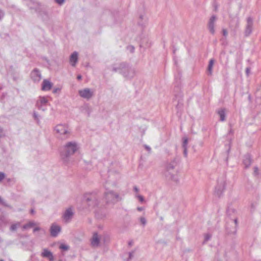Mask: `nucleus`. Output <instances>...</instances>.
I'll use <instances>...</instances> for the list:
<instances>
[{"label":"nucleus","instance_id":"e433bc0d","mask_svg":"<svg viewBox=\"0 0 261 261\" xmlns=\"http://www.w3.org/2000/svg\"><path fill=\"white\" fill-rule=\"evenodd\" d=\"M113 175L111 171H109V178H110V179L109 180V182H113V181H112Z\"/></svg>","mask_w":261,"mask_h":261},{"label":"nucleus","instance_id":"7ed1b4c3","mask_svg":"<svg viewBox=\"0 0 261 261\" xmlns=\"http://www.w3.org/2000/svg\"><path fill=\"white\" fill-rule=\"evenodd\" d=\"M177 165V162L176 159H174L167 164L166 170L164 173V175L167 179L175 182L179 181V178L177 172L176 171L174 173L172 172V171Z\"/></svg>","mask_w":261,"mask_h":261},{"label":"nucleus","instance_id":"a18cd8bd","mask_svg":"<svg viewBox=\"0 0 261 261\" xmlns=\"http://www.w3.org/2000/svg\"><path fill=\"white\" fill-rule=\"evenodd\" d=\"M137 209L138 211H142L144 210V208L143 207H138Z\"/></svg>","mask_w":261,"mask_h":261},{"label":"nucleus","instance_id":"f704fd0d","mask_svg":"<svg viewBox=\"0 0 261 261\" xmlns=\"http://www.w3.org/2000/svg\"><path fill=\"white\" fill-rule=\"evenodd\" d=\"M55 1L57 4H58L60 5H61L64 3L65 0H55Z\"/></svg>","mask_w":261,"mask_h":261},{"label":"nucleus","instance_id":"f03ea898","mask_svg":"<svg viewBox=\"0 0 261 261\" xmlns=\"http://www.w3.org/2000/svg\"><path fill=\"white\" fill-rule=\"evenodd\" d=\"M80 148V145L75 141L68 142L63 147V150L61 152V156L63 162L68 164L70 157L76 152Z\"/></svg>","mask_w":261,"mask_h":261},{"label":"nucleus","instance_id":"603ef678","mask_svg":"<svg viewBox=\"0 0 261 261\" xmlns=\"http://www.w3.org/2000/svg\"><path fill=\"white\" fill-rule=\"evenodd\" d=\"M34 213H35V211L33 209H32L31 210V213L33 214H34Z\"/></svg>","mask_w":261,"mask_h":261},{"label":"nucleus","instance_id":"09e8293b","mask_svg":"<svg viewBox=\"0 0 261 261\" xmlns=\"http://www.w3.org/2000/svg\"><path fill=\"white\" fill-rule=\"evenodd\" d=\"M233 222L234 223V224H235V225H236L237 224V219H236V218H235V219H234L233 220Z\"/></svg>","mask_w":261,"mask_h":261},{"label":"nucleus","instance_id":"473e14b6","mask_svg":"<svg viewBox=\"0 0 261 261\" xmlns=\"http://www.w3.org/2000/svg\"><path fill=\"white\" fill-rule=\"evenodd\" d=\"M5 177V174L4 172H0V182H1Z\"/></svg>","mask_w":261,"mask_h":261},{"label":"nucleus","instance_id":"ddd939ff","mask_svg":"<svg viewBox=\"0 0 261 261\" xmlns=\"http://www.w3.org/2000/svg\"><path fill=\"white\" fill-rule=\"evenodd\" d=\"M41 255L42 257L48 259L49 261H55L53 253L47 248L43 249Z\"/></svg>","mask_w":261,"mask_h":261},{"label":"nucleus","instance_id":"864d4df0","mask_svg":"<svg viewBox=\"0 0 261 261\" xmlns=\"http://www.w3.org/2000/svg\"><path fill=\"white\" fill-rule=\"evenodd\" d=\"M116 176H117V177H119V175L118 173L116 174Z\"/></svg>","mask_w":261,"mask_h":261},{"label":"nucleus","instance_id":"7c9ffc66","mask_svg":"<svg viewBox=\"0 0 261 261\" xmlns=\"http://www.w3.org/2000/svg\"><path fill=\"white\" fill-rule=\"evenodd\" d=\"M84 108H85V109L86 110V111L87 112L88 115H89V114L91 112L90 108L89 106L88 105H86L84 106Z\"/></svg>","mask_w":261,"mask_h":261},{"label":"nucleus","instance_id":"f8f14e48","mask_svg":"<svg viewBox=\"0 0 261 261\" xmlns=\"http://www.w3.org/2000/svg\"><path fill=\"white\" fill-rule=\"evenodd\" d=\"M31 77L32 80L34 82H39L41 78V74L40 71L37 68L34 69L31 73Z\"/></svg>","mask_w":261,"mask_h":261},{"label":"nucleus","instance_id":"a211bd4d","mask_svg":"<svg viewBox=\"0 0 261 261\" xmlns=\"http://www.w3.org/2000/svg\"><path fill=\"white\" fill-rule=\"evenodd\" d=\"M78 60V53L73 52L70 56L69 62L71 66H75Z\"/></svg>","mask_w":261,"mask_h":261},{"label":"nucleus","instance_id":"a19ab883","mask_svg":"<svg viewBox=\"0 0 261 261\" xmlns=\"http://www.w3.org/2000/svg\"><path fill=\"white\" fill-rule=\"evenodd\" d=\"M133 190L136 193V194H137V193L139 191V189L136 186L134 187Z\"/></svg>","mask_w":261,"mask_h":261},{"label":"nucleus","instance_id":"aec40b11","mask_svg":"<svg viewBox=\"0 0 261 261\" xmlns=\"http://www.w3.org/2000/svg\"><path fill=\"white\" fill-rule=\"evenodd\" d=\"M243 164L246 168L248 167L251 164V159L249 155H246L243 159Z\"/></svg>","mask_w":261,"mask_h":261},{"label":"nucleus","instance_id":"2f4dec72","mask_svg":"<svg viewBox=\"0 0 261 261\" xmlns=\"http://www.w3.org/2000/svg\"><path fill=\"white\" fill-rule=\"evenodd\" d=\"M211 238V236L209 234H206L204 236V242L208 241Z\"/></svg>","mask_w":261,"mask_h":261},{"label":"nucleus","instance_id":"f3484780","mask_svg":"<svg viewBox=\"0 0 261 261\" xmlns=\"http://www.w3.org/2000/svg\"><path fill=\"white\" fill-rule=\"evenodd\" d=\"M53 87V84L48 80H44L42 83L41 89L43 91H49Z\"/></svg>","mask_w":261,"mask_h":261},{"label":"nucleus","instance_id":"37998d69","mask_svg":"<svg viewBox=\"0 0 261 261\" xmlns=\"http://www.w3.org/2000/svg\"><path fill=\"white\" fill-rule=\"evenodd\" d=\"M4 135L3 130L0 127V138Z\"/></svg>","mask_w":261,"mask_h":261},{"label":"nucleus","instance_id":"4c0bfd02","mask_svg":"<svg viewBox=\"0 0 261 261\" xmlns=\"http://www.w3.org/2000/svg\"><path fill=\"white\" fill-rule=\"evenodd\" d=\"M250 72V68L249 67H247L246 69V73L247 76H248L249 75Z\"/></svg>","mask_w":261,"mask_h":261},{"label":"nucleus","instance_id":"c756f323","mask_svg":"<svg viewBox=\"0 0 261 261\" xmlns=\"http://www.w3.org/2000/svg\"><path fill=\"white\" fill-rule=\"evenodd\" d=\"M187 145H188V139L187 138H184L183 139L182 147L183 148L187 147Z\"/></svg>","mask_w":261,"mask_h":261},{"label":"nucleus","instance_id":"72a5a7b5","mask_svg":"<svg viewBox=\"0 0 261 261\" xmlns=\"http://www.w3.org/2000/svg\"><path fill=\"white\" fill-rule=\"evenodd\" d=\"M254 174L255 175H257L258 174V169L257 167H254Z\"/></svg>","mask_w":261,"mask_h":261},{"label":"nucleus","instance_id":"b1692460","mask_svg":"<svg viewBox=\"0 0 261 261\" xmlns=\"http://www.w3.org/2000/svg\"><path fill=\"white\" fill-rule=\"evenodd\" d=\"M59 249L63 251H67L69 249V246L66 244L61 243L59 247Z\"/></svg>","mask_w":261,"mask_h":261},{"label":"nucleus","instance_id":"58836bf2","mask_svg":"<svg viewBox=\"0 0 261 261\" xmlns=\"http://www.w3.org/2000/svg\"><path fill=\"white\" fill-rule=\"evenodd\" d=\"M0 204H2L5 206H8L7 204L5 202H4L2 198L0 197Z\"/></svg>","mask_w":261,"mask_h":261},{"label":"nucleus","instance_id":"a878e982","mask_svg":"<svg viewBox=\"0 0 261 261\" xmlns=\"http://www.w3.org/2000/svg\"><path fill=\"white\" fill-rule=\"evenodd\" d=\"M135 197L137 198L141 202H143L145 201L144 198L142 195L136 194L135 195Z\"/></svg>","mask_w":261,"mask_h":261},{"label":"nucleus","instance_id":"f257e3e1","mask_svg":"<svg viewBox=\"0 0 261 261\" xmlns=\"http://www.w3.org/2000/svg\"><path fill=\"white\" fill-rule=\"evenodd\" d=\"M109 69L114 72H118L125 78L130 79L136 74L135 69L126 63H118L112 65Z\"/></svg>","mask_w":261,"mask_h":261},{"label":"nucleus","instance_id":"ea45409f","mask_svg":"<svg viewBox=\"0 0 261 261\" xmlns=\"http://www.w3.org/2000/svg\"><path fill=\"white\" fill-rule=\"evenodd\" d=\"M222 32L224 36H226L227 35V31L226 29H223Z\"/></svg>","mask_w":261,"mask_h":261},{"label":"nucleus","instance_id":"c9c22d12","mask_svg":"<svg viewBox=\"0 0 261 261\" xmlns=\"http://www.w3.org/2000/svg\"><path fill=\"white\" fill-rule=\"evenodd\" d=\"M184 148V154L185 156H187L188 154V149L187 147L183 148Z\"/></svg>","mask_w":261,"mask_h":261},{"label":"nucleus","instance_id":"4468645a","mask_svg":"<svg viewBox=\"0 0 261 261\" xmlns=\"http://www.w3.org/2000/svg\"><path fill=\"white\" fill-rule=\"evenodd\" d=\"M216 20H217V18H216V16L213 15L210 18V19L208 21V29L210 33L212 34H214V33L215 32L214 27H215V23L216 21Z\"/></svg>","mask_w":261,"mask_h":261},{"label":"nucleus","instance_id":"5fc2aeb1","mask_svg":"<svg viewBox=\"0 0 261 261\" xmlns=\"http://www.w3.org/2000/svg\"><path fill=\"white\" fill-rule=\"evenodd\" d=\"M232 133V130H230V131H229V133Z\"/></svg>","mask_w":261,"mask_h":261},{"label":"nucleus","instance_id":"bb28decb","mask_svg":"<svg viewBox=\"0 0 261 261\" xmlns=\"http://www.w3.org/2000/svg\"><path fill=\"white\" fill-rule=\"evenodd\" d=\"M140 221L141 222V223L143 225V226H145L146 225V223H147V221H146V219L145 217H140Z\"/></svg>","mask_w":261,"mask_h":261},{"label":"nucleus","instance_id":"c85d7f7f","mask_svg":"<svg viewBox=\"0 0 261 261\" xmlns=\"http://www.w3.org/2000/svg\"><path fill=\"white\" fill-rule=\"evenodd\" d=\"M127 49L128 50L130 53H133L135 51V47L132 45H128L127 47Z\"/></svg>","mask_w":261,"mask_h":261},{"label":"nucleus","instance_id":"9b49d317","mask_svg":"<svg viewBox=\"0 0 261 261\" xmlns=\"http://www.w3.org/2000/svg\"><path fill=\"white\" fill-rule=\"evenodd\" d=\"M74 215L73 208L71 207L67 208L63 214L62 218L66 223L69 222Z\"/></svg>","mask_w":261,"mask_h":261},{"label":"nucleus","instance_id":"4be33fe9","mask_svg":"<svg viewBox=\"0 0 261 261\" xmlns=\"http://www.w3.org/2000/svg\"><path fill=\"white\" fill-rule=\"evenodd\" d=\"M36 225V223L34 221H30L27 224L24 225L22 226L23 229H27L29 228H31Z\"/></svg>","mask_w":261,"mask_h":261},{"label":"nucleus","instance_id":"49530a36","mask_svg":"<svg viewBox=\"0 0 261 261\" xmlns=\"http://www.w3.org/2000/svg\"><path fill=\"white\" fill-rule=\"evenodd\" d=\"M145 148H146V149L148 151H150V150H151V148H150L149 146H147V145H145Z\"/></svg>","mask_w":261,"mask_h":261},{"label":"nucleus","instance_id":"39448f33","mask_svg":"<svg viewBox=\"0 0 261 261\" xmlns=\"http://www.w3.org/2000/svg\"><path fill=\"white\" fill-rule=\"evenodd\" d=\"M84 200L89 206L95 207L99 204V196L96 192L86 193L84 195Z\"/></svg>","mask_w":261,"mask_h":261},{"label":"nucleus","instance_id":"412c9836","mask_svg":"<svg viewBox=\"0 0 261 261\" xmlns=\"http://www.w3.org/2000/svg\"><path fill=\"white\" fill-rule=\"evenodd\" d=\"M218 113L220 116V120L221 121H224L225 120V110L223 109H221L218 111Z\"/></svg>","mask_w":261,"mask_h":261},{"label":"nucleus","instance_id":"423d86ee","mask_svg":"<svg viewBox=\"0 0 261 261\" xmlns=\"http://www.w3.org/2000/svg\"><path fill=\"white\" fill-rule=\"evenodd\" d=\"M104 199L107 203L112 204L117 202L121 199L117 193L109 190L108 188L106 189V191L104 194Z\"/></svg>","mask_w":261,"mask_h":261},{"label":"nucleus","instance_id":"0eeeda50","mask_svg":"<svg viewBox=\"0 0 261 261\" xmlns=\"http://www.w3.org/2000/svg\"><path fill=\"white\" fill-rule=\"evenodd\" d=\"M48 96H39L36 101V107L40 110L45 111L49 105Z\"/></svg>","mask_w":261,"mask_h":261},{"label":"nucleus","instance_id":"dca6fc26","mask_svg":"<svg viewBox=\"0 0 261 261\" xmlns=\"http://www.w3.org/2000/svg\"><path fill=\"white\" fill-rule=\"evenodd\" d=\"M100 238L97 233L94 232L91 239V245L93 247H97L99 245Z\"/></svg>","mask_w":261,"mask_h":261},{"label":"nucleus","instance_id":"393cba45","mask_svg":"<svg viewBox=\"0 0 261 261\" xmlns=\"http://www.w3.org/2000/svg\"><path fill=\"white\" fill-rule=\"evenodd\" d=\"M20 226V223L19 222L13 224L10 227V230L12 231L16 230V229Z\"/></svg>","mask_w":261,"mask_h":261},{"label":"nucleus","instance_id":"cd10ccee","mask_svg":"<svg viewBox=\"0 0 261 261\" xmlns=\"http://www.w3.org/2000/svg\"><path fill=\"white\" fill-rule=\"evenodd\" d=\"M39 117L40 116L38 115V114L36 112H34L33 113V118L34 119L37 121V122H39Z\"/></svg>","mask_w":261,"mask_h":261},{"label":"nucleus","instance_id":"2eb2a0df","mask_svg":"<svg viewBox=\"0 0 261 261\" xmlns=\"http://www.w3.org/2000/svg\"><path fill=\"white\" fill-rule=\"evenodd\" d=\"M61 231V227L60 226L53 224L51 225L50 228V235L53 237H56Z\"/></svg>","mask_w":261,"mask_h":261},{"label":"nucleus","instance_id":"5701e85b","mask_svg":"<svg viewBox=\"0 0 261 261\" xmlns=\"http://www.w3.org/2000/svg\"><path fill=\"white\" fill-rule=\"evenodd\" d=\"M214 63V60L211 59L209 62L208 65V68H207L208 71L209 72V73L210 74L212 73Z\"/></svg>","mask_w":261,"mask_h":261},{"label":"nucleus","instance_id":"6ab92c4d","mask_svg":"<svg viewBox=\"0 0 261 261\" xmlns=\"http://www.w3.org/2000/svg\"><path fill=\"white\" fill-rule=\"evenodd\" d=\"M147 18L144 14H141L139 16V20L138 21V24L140 25L144 26L146 23Z\"/></svg>","mask_w":261,"mask_h":261},{"label":"nucleus","instance_id":"6e6d98bb","mask_svg":"<svg viewBox=\"0 0 261 261\" xmlns=\"http://www.w3.org/2000/svg\"><path fill=\"white\" fill-rule=\"evenodd\" d=\"M0 261H4V260H3V259H0Z\"/></svg>","mask_w":261,"mask_h":261},{"label":"nucleus","instance_id":"c03bdc74","mask_svg":"<svg viewBox=\"0 0 261 261\" xmlns=\"http://www.w3.org/2000/svg\"><path fill=\"white\" fill-rule=\"evenodd\" d=\"M4 15V12L1 10H0V20L3 17Z\"/></svg>","mask_w":261,"mask_h":261},{"label":"nucleus","instance_id":"8fccbe9b","mask_svg":"<svg viewBox=\"0 0 261 261\" xmlns=\"http://www.w3.org/2000/svg\"><path fill=\"white\" fill-rule=\"evenodd\" d=\"M82 75H78L77 76V80H80L82 79Z\"/></svg>","mask_w":261,"mask_h":261},{"label":"nucleus","instance_id":"79ce46f5","mask_svg":"<svg viewBox=\"0 0 261 261\" xmlns=\"http://www.w3.org/2000/svg\"><path fill=\"white\" fill-rule=\"evenodd\" d=\"M134 252H131L129 253V259H132L134 256Z\"/></svg>","mask_w":261,"mask_h":261},{"label":"nucleus","instance_id":"1a4fd4ad","mask_svg":"<svg viewBox=\"0 0 261 261\" xmlns=\"http://www.w3.org/2000/svg\"><path fill=\"white\" fill-rule=\"evenodd\" d=\"M94 90L90 88H84L79 91V95L83 98L89 100L94 95Z\"/></svg>","mask_w":261,"mask_h":261},{"label":"nucleus","instance_id":"6e6552de","mask_svg":"<svg viewBox=\"0 0 261 261\" xmlns=\"http://www.w3.org/2000/svg\"><path fill=\"white\" fill-rule=\"evenodd\" d=\"M225 185L226 182L224 178L218 179L214 191V194L216 196L220 197L222 195L225 190Z\"/></svg>","mask_w":261,"mask_h":261},{"label":"nucleus","instance_id":"de8ad7c7","mask_svg":"<svg viewBox=\"0 0 261 261\" xmlns=\"http://www.w3.org/2000/svg\"><path fill=\"white\" fill-rule=\"evenodd\" d=\"M40 228L39 227H35V228H34V229H33V231H34V232H36V231H37L39 230H40Z\"/></svg>","mask_w":261,"mask_h":261},{"label":"nucleus","instance_id":"20e7f679","mask_svg":"<svg viewBox=\"0 0 261 261\" xmlns=\"http://www.w3.org/2000/svg\"><path fill=\"white\" fill-rule=\"evenodd\" d=\"M55 133L57 137L62 140L68 138L70 136V130L66 124H59L54 128Z\"/></svg>","mask_w":261,"mask_h":261},{"label":"nucleus","instance_id":"9d476101","mask_svg":"<svg viewBox=\"0 0 261 261\" xmlns=\"http://www.w3.org/2000/svg\"><path fill=\"white\" fill-rule=\"evenodd\" d=\"M253 25V20L252 17H248L247 18V24L246 25L244 35L246 37L249 36L252 32Z\"/></svg>","mask_w":261,"mask_h":261},{"label":"nucleus","instance_id":"3c124183","mask_svg":"<svg viewBox=\"0 0 261 261\" xmlns=\"http://www.w3.org/2000/svg\"><path fill=\"white\" fill-rule=\"evenodd\" d=\"M60 89H54V91L53 92L54 93H56L57 92V91L59 90Z\"/></svg>","mask_w":261,"mask_h":261}]
</instances>
